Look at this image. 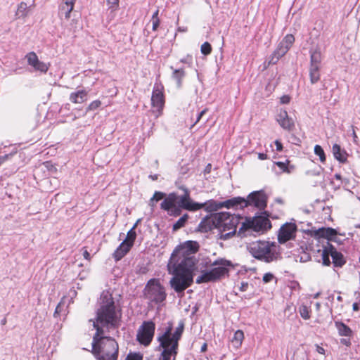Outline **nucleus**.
<instances>
[{
  "instance_id": "ea45409f",
  "label": "nucleus",
  "mask_w": 360,
  "mask_h": 360,
  "mask_svg": "<svg viewBox=\"0 0 360 360\" xmlns=\"http://www.w3.org/2000/svg\"><path fill=\"white\" fill-rule=\"evenodd\" d=\"M276 165H277L280 169L283 172H286V173H290V169H289L288 167V165L290 163V161L289 160H286V162H274Z\"/></svg>"
},
{
  "instance_id": "72a5a7b5",
  "label": "nucleus",
  "mask_w": 360,
  "mask_h": 360,
  "mask_svg": "<svg viewBox=\"0 0 360 360\" xmlns=\"http://www.w3.org/2000/svg\"><path fill=\"white\" fill-rule=\"evenodd\" d=\"M178 354V352L176 351L175 353H173L172 350L166 349L162 351L161 355L162 357V360H176V356Z\"/></svg>"
},
{
  "instance_id": "49530a36",
  "label": "nucleus",
  "mask_w": 360,
  "mask_h": 360,
  "mask_svg": "<svg viewBox=\"0 0 360 360\" xmlns=\"http://www.w3.org/2000/svg\"><path fill=\"white\" fill-rule=\"evenodd\" d=\"M291 100V98L288 95H283L280 98V102L281 104H288Z\"/></svg>"
},
{
  "instance_id": "6e6552de",
  "label": "nucleus",
  "mask_w": 360,
  "mask_h": 360,
  "mask_svg": "<svg viewBox=\"0 0 360 360\" xmlns=\"http://www.w3.org/2000/svg\"><path fill=\"white\" fill-rule=\"evenodd\" d=\"M198 250L199 245L196 241H186L173 251L169 260L171 262L184 263L185 261L187 262V259H191L193 262L195 267L198 260L194 255Z\"/></svg>"
},
{
  "instance_id": "dca6fc26",
  "label": "nucleus",
  "mask_w": 360,
  "mask_h": 360,
  "mask_svg": "<svg viewBox=\"0 0 360 360\" xmlns=\"http://www.w3.org/2000/svg\"><path fill=\"white\" fill-rule=\"evenodd\" d=\"M297 226L295 223L287 222L282 225L278 233V242L280 244L295 238Z\"/></svg>"
},
{
  "instance_id": "09e8293b",
  "label": "nucleus",
  "mask_w": 360,
  "mask_h": 360,
  "mask_svg": "<svg viewBox=\"0 0 360 360\" xmlns=\"http://www.w3.org/2000/svg\"><path fill=\"white\" fill-rule=\"evenodd\" d=\"M152 22H153V31H156L160 25V19H152Z\"/></svg>"
},
{
  "instance_id": "338daca9",
  "label": "nucleus",
  "mask_w": 360,
  "mask_h": 360,
  "mask_svg": "<svg viewBox=\"0 0 360 360\" xmlns=\"http://www.w3.org/2000/svg\"><path fill=\"white\" fill-rule=\"evenodd\" d=\"M335 178H336L337 179H341V176H340V174H335Z\"/></svg>"
},
{
  "instance_id": "c85d7f7f",
  "label": "nucleus",
  "mask_w": 360,
  "mask_h": 360,
  "mask_svg": "<svg viewBox=\"0 0 360 360\" xmlns=\"http://www.w3.org/2000/svg\"><path fill=\"white\" fill-rule=\"evenodd\" d=\"M310 82L312 84L317 83L320 80V67L319 66H309V70Z\"/></svg>"
},
{
  "instance_id": "680f3d73",
  "label": "nucleus",
  "mask_w": 360,
  "mask_h": 360,
  "mask_svg": "<svg viewBox=\"0 0 360 360\" xmlns=\"http://www.w3.org/2000/svg\"><path fill=\"white\" fill-rule=\"evenodd\" d=\"M352 308H353V310L354 311H359V304L356 303V302H354L352 305Z\"/></svg>"
},
{
  "instance_id": "ddd939ff",
  "label": "nucleus",
  "mask_w": 360,
  "mask_h": 360,
  "mask_svg": "<svg viewBox=\"0 0 360 360\" xmlns=\"http://www.w3.org/2000/svg\"><path fill=\"white\" fill-rule=\"evenodd\" d=\"M175 193H169L165 197L160 204V208L169 213L170 215L179 216L181 214V209H184L181 205V198Z\"/></svg>"
},
{
  "instance_id": "a878e982",
  "label": "nucleus",
  "mask_w": 360,
  "mask_h": 360,
  "mask_svg": "<svg viewBox=\"0 0 360 360\" xmlns=\"http://www.w3.org/2000/svg\"><path fill=\"white\" fill-rule=\"evenodd\" d=\"M338 232L335 229L328 227V228H320L315 231V236L319 238H323L328 240H331L333 238L336 236Z\"/></svg>"
},
{
  "instance_id": "37998d69",
  "label": "nucleus",
  "mask_w": 360,
  "mask_h": 360,
  "mask_svg": "<svg viewBox=\"0 0 360 360\" xmlns=\"http://www.w3.org/2000/svg\"><path fill=\"white\" fill-rule=\"evenodd\" d=\"M125 360H143V355L140 353L130 352L127 354Z\"/></svg>"
},
{
  "instance_id": "864d4df0",
  "label": "nucleus",
  "mask_w": 360,
  "mask_h": 360,
  "mask_svg": "<svg viewBox=\"0 0 360 360\" xmlns=\"http://www.w3.org/2000/svg\"><path fill=\"white\" fill-rule=\"evenodd\" d=\"M207 108H205V109H204L203 110H202V111L199 113V115H198V117H197V120H196V122H195V124L198 123V122L200 120V119L202 118V116H203V115L207 112Z\"/></svg>"
},
{
  "instance_id": "69168bd1",
  "label": "nucleus",
  "mask_w": 360,
  "mask_h": 360,
  "mask_svg": "<svg viewBox=\"0 0 360 360\" xmlns=\"http://www.w3.org/2000/svg\"><path fill=\"white\" fill-rule=\"evenodd\" d=\"M337 300L338 301H340V302H342V297L340 295H339V296H338Z\"/></svg>"
},
{
  "instance_id": "603ef678",
  "label": "nucleus",
  "mask_w": 360,
  "mask_h": 360,
  "mask_svg": "<svg viewBox=\"0 0 360 360\" xmlns=\"http://www.w3.org/2000/svg\"><path fill=\"white\" fill-rule=\"evenodd\" d=\"M248 283L247 282H242L241 285L240 286V290L242 292L246 291L248 288Z\"/></svg>"
},
{
  "instance_id": "6ab92c4d",
  "label": "nucleus",
  "mask_w": 360,
  "mask_h": 360,
  "mask_svg": "<svg viewBox=\"0 0 360 360\" xmlns=\"http://www.w3.org/2000/svg\"><path fill=\"white\" fill-rule=\"evenodd\" d=\"M25 58L29 65L32 66L36 71L41 73H46L51 66L49 63H46L39 60L37 55L34 51L28 53Z\"/></svg>"
},
{
  "instance_id": "774afa93",
  "label": "nucleus",
  "mask_w": 360,
  "mask_h": 360,
  "mask_svg": "<svg viewBox=\"0 0 360 360\" xmlns=\"http://www.w3.org/2000/svg\"><path fill=\"white\" fill-rule=\"evenodd\" d=\"M6 319H4L1 321V323H2L3 325H5V324H6Z\"/></svg>"
},
{
  "instance_id": "4468645a",
  "label": "nucleus",
  "mask_w": 360,
  "mask_h": 360,
  "mask_svg": "<svg viewBox=\"0 0 360 360\" xmlns=\"http://www.w3.org/2000/svg\"><path fill=\"white\" fill-rule=\"evenodd\" d=\"M155 324L152 321H143L139 327L136 340L142 345L148 346L154 337Z\"/></svg>"
},
{
  "instance_id": "5fc2aeb1",
  "label": "nucleus",
  "mask_w": 360,
  "mask_h": 360,
  "mask_svg": "<svg viewBox=\"0 0 360 360\" xmlns=\"http://www.w3.org/2000/svg\"><path fill=\"white\" fill-rule=\"evenodd\" d=\"M352 128L353 140H354V143H356L357 142L358 136H357L356 131H355V127L354 126H352Z\"/></svg>"
},
{
  "instance_id": "393cba45",
  "label": "nucleus",
  "mask_w": 360,
  "mask_h": 360,
  "mask_svg": "<svg viewBox=\"0 0 360 360\" xmlns=\"http://www.w3.org/2000/svg\"><path fill=\"white\" fill-rule=\"evenodd\" d=\"M289 51L285 46L279 43L278 47L273 52L270 57L269 64H276L281 58L285 56Z\"/></svg>"
},
{
  "instance_id": "4c0bfd02",
  "label": "nucleus",
  "mask_w": 360,
  "mask_h": 360,
  "mask_svg": "<svg viewBox=\"0 0 360 360\" xmlns=\"http://www.w3.org/2000/svg\"><path fill=\"white\" fill-rule=\"evenodd\" d=\"M17 15L25 17L27 15V5L25 2H21L18 7Z\"/></svg>"
},
{
  "instance_id": "1a4fd4ad",
  "label": "nucleus",
  "mask_w": 360,
  "mask_h": 360,
  "mask_svg": "<svg viewBox=\"0 0 360 360\" xmlns=\"http://www.w3.org/2000/svg\"><path fill=\"white\" fill-rule=\"evenodd\" d=\"M143 292L147 300L156 304H161L167 298L165 288L158 278L150 279L146 285Z\"/></svg>"
},
{
  "instance_id": "9b49d317",
  "label": "nucleus",
  "mask_w": 360,
  "mask_h": 360,
  "mask_svg": "<svg viewBox=\"0 0 360 360\" xmlns=\"http://www.w3.org/2000/svg\"><path fill=\"white\" fill-rule=\"evenodd\" d=\"M271 229V223L267 217L257 216L253 219H247L243 222L238 234L241 236L248 229H252L255 231H266Z\"/></svg>"
},
{
  "instance_id": "c756f323",
  "label": "nucleus",
  "mask_w": 360,
  "mask_h": 360,
  "mask_svg": "<svg viewBox=\"0 0 360 360\" xmlns=\"http://www.w3.org/2000/svg\"><path fill=\"white\" fill-rule=\"evenodd\" d=\"M244 340V333L241 330H238L234 333L233 337L231 339V343L234 348L238 349Z\"/></svg>"
},
{
  "instance_id": "3c124183",
  "label": "nucleus",
  "mask_w": 360,
  "mask_h": 360,
  "mask_svg": "<svg viewBox=\"0 0 360 360\" xmlns=\"http://www.w3.org/2000/svg\"><path fill=\"white\" fill-rule=\"evenodd\" d=\"M275 145H276V150L277 151H282L283 150V144L281 143V142L278 140H276L275 141Z\"/></svg>"
},
{
  "instance_id": "13d9d810",
  "label": "nucleus",
  "mask_w": 360,
  "mask_h": 360,
  "mask_svg": "<svg viewBox=\"0 0 360 360\" xmlns=\"http://www.w3.org/2000/svg\"><path fill=\"white\" fill-rule=\"evenodd\" d=\"M159 9H157L152 15V19H159Z\"/></svg>"
},
{
  "instance_id": "4be33fe9",
  "label": "nucleus",
  "mask_w": 360,
  "mask_h": 360,
  "mask_svg": "<svg viewBox=\"0 0 360 360\" xmlns=\"http://www.w3.org/2000/svg\"><path fill=\"white\" fill-rule=\"evenodd\" d=\"M332 151L334 158L341 163H345L347 161L348 154L345 149H342L338 143L333 146Z\"/></svg>"
},
{
  "instance_id": "a211bd4d",
  "label": "nucleus",
  "mask_w": 360,
  "mask_h": 360,
  "mask_svg": "<svg viewBox=\"0 0 360 360\" xmlns=\"http://www.w3.org/2000/svg\"><path fill=\"white\" fill-rule=\"evenodd\" d=\"M253 205L259 209H264L266 207V198L264 194L259 191H255L248 195L244 202V207Z\"/></svg>"
},
{
  "instance_id": "a18cd8bd",
  "label": "nucleus",
  "mask_w": 360,
  "mask_h": 360,
  "mask_svg": "<svg viewBox=\"0 0 360 360\" xmlns=\"http://www.w3.org/2000/svg\"><path fill=\"white\" fill-rule=\"evenodd\" d=\"M274 278V276L271 273H266L262 278L264 283H267L271 282Z\"/></svg>"
},
{
  "instance_id": "423d86ee",
  "label": "nucleus",
  "mask_w": 360,
  "mask_h": 360,
  "mask_svg": "<svg viewBox=\"0 0 360 360\" xmlns=\"http://www.w3.org/2000/svg\"><path fill=\"white\" fill-rule=\"evenodd\" d=\"M248 250L252 257L266 263L277 260L279 256L275 242L255 241L249 245Z\"/></svg>"
},
{
  "instance_id": "b1692460",
  "label": "nucleus",
  "mask_w": 360,
  "mask_h": 360,
  "mask_svg": "<svg viewBox=\"0 0 360 360\" xmlns=\"http://www.w3.org/2000/svg\"><path fill=\"white\" fill-rule=\"evenodd\" d=\"M131 249V247L122 242L112 253L115 262L121 260Z\"/></svg>"
},
{
  "instance_id": "f3484780",
  "label": "nucleus",
  "mask_w": 360,
  "mask_h": 360,
  "mask_svg": "<svg viewBox=\"0 0 360 360\" xmlns=\"http://www.w3.org/2000/svg\"><path fill=\"white\" fill-rule=\"evenodd\" d=\"M225 216L220 212L214 214L210 217H205L199 224L198 229L202 233H207L214 229H217L219 221Z\"/></svg>"
},
{
  "instance_id": "4d7b16f0",
  "label": "nucleus",
  "mask_w": 360,
  "mask_h": 360,
  "mask_svg": "<svg viewBox=\"0 0 360 360\" xmlns=\"http://www.w3.org/2000/svg\"><path fill=\"white\" fill-rule=\"evenodd\" d=\"M258 158L259 160H267L268 159V156L265 153H259L258 154Z\"/></svg>"
},
{
  "instance_id": "8fccbe9b",
  "label": "nucleus",
  "mask_w": 360,
  "mask_h": 360,
  "mask_svg": "<svg viewBox=\"0 0 360 360\" xmlns=\"http://www.w3.org/2000/svg\"><path fill=\"white\" fill-rule=\"evenodd\" d=\"M83 257L88 261L91 260V255L86 248H83Z\"/></svg>"
},
{
  "instance_id": "f704fd0d",
  "label": "nucleus",
  "mask_w": 360,
  "mask_h": 360,
  "mask_svg": "<svg viewBox=\"0 0 360 360\" xmlns=\"http://www.w3.org/2000/svg\"><path fill=\"white\" fill-rule=\"evenodd\" d=\"M188 218V215L187 214H184L181 217H180L176 222L173 225V229L174 231L184 227L186 224V222Z\"/></svg>"
},
{
  "instance_id": "2f4dec72",
  "label": "nucleus",
  "mask_w": 360,
  "mask_h": 360,
  "mask_svg": "<svg viewBox=\"0 0 360 360\" xmlns=\"http://www.w3.org/2000/svg\"><path fill=\"white\" fill-rule=\"evenodd\" d=\"M185 71L184 69L174 70L172 73V77L176 80L179 86H181L182 79L185 77Z\"/></svg>"
},
{
  "instance_id": "052dcab7",
  "label": "nucleus",
  "mask_w": 360,
  "mask_h": 360,
  "mask_svg": "<svg viewBox=\"0 0 360 360\" xmlns=\"http://www.w3.org/2000/svg\"><path fill=\"white\" fill-rule=\"evenodd\" d=\"M341 343H342V344H344V345H345L347 346H350V345H351L350 341L349 340H347L345 339H342L341 340Z\"/></svg>"
},
{
  "instance_id": "58836bf2",
  "label": "nucleus",
  "mask_w": 360,
  "mask_h": 360,
  "mask_svg": "<svg viewBox=\"0 0 360 360\" xmlns=\"http://www.w3.org/2000/svg\"><path fill=\"white\" fill-rule=\"evenodd\" d=\"M212 48L211 44L205 41L200 46V51L204 56H208L212 53Z\"/></svg>"
},
{
  "instance_id": "6e6d98bb",
  "label": "nucleus",
  "mask_w": 360,
  "mask_h": 360,
  "mask_svg": "<svg viewBox=\"0 0 360 360\" xmlns=\"http://www.w3.org/2000/svg\"><path fill=\"white\" fill-rule=\"evenodd\" d=\"M316 352L321 354H325V349L318 345H316Z\"/></svg>"
},
{
  "instance_id": "e433bc0d",
  "label": "nucleus",
  "mask_w": 360,
  "mask_h": 360,
  "mask_svg": "<svg viewBox=\"0 0 360 360\" xmlns=\"http://www.w3.org/2000/svg\"><path fill=\"white\" fill-rule=\"evenodd\" d=\"M299 312L302 319L308 320L310 319V310L306 305H302L299 309Z\"/></svg>"
},
{
  "instance_id": "2eb2a0df",
  "label": "nucleus",
  "mask_w": 360,
  "mask_h": 360,
  "mask_svg": "<svg viewBox=\"0 0 360 360\" xmlns=\"http://www.w3.org/2000/svg\"><path fill=\"white\" fill-rule=\"evenodd\" d=\"M165 103L163 86H155L151 96V105L153 108V112L157 117L161 116Z\"/></svg>"
},
{
  "instance_id": "7ed1b4c3",
  "label": "nucleus",
  "mask_w": 360,
  "mask_h": 360,
  "mask_svg": "<svg viewBox=\"0 0 360 360\" xmlns=\"http://www.w3.org/2000/svg\"><path fill=\"white\" fill-rule=\"evenodd\" d=\"M245 199L242 197H234L224 202H217L214 200H210L204 203L194 202L190 196L189 191L185 189L184 195L181 198V206L184 210L195 212L198 211L205 206L207 211H217L223 207L230 209L240 206L241 208H244V202Z\"/></svg>"
},
{
  "instance_id": "f257e3e1",
  "label": "nucleus",
  "mask_w": 360,
  "mask_h": 360,
  "mask_svg": "<svg viewBox=\"0 0 360 360\" xmlns=\"http://www.w3.org/2000/svg\"><path fill=\"white\" fill-rule=\"evenodd\" d=\"M121 318L122 310L115 305L112 295L108 291L103 292L100 297L96 320L93 321V326L96 330V333L101 330L102 335H104L103 327L118 328Z\"/></svg>"
},
{
  "instance_id": "0e129e2a",
  "label": "nucleus",
  "mask_w": 360,
  "mask_h": 360,
  "mask_svg": "<svg viewBox=\"0 0 360 360\" xmlns=\"http://www.w3.org/2000/svg\"><path fill=\"white\" fill-rule=\"evenodd\" d=\"M296 286H299V283L295 281L292 282L291 288H295Z\"/></svg>"
},
{
  "instance_id": "c9c22d12",
  "label": "nucleus",
  "mask_w": 360,
  "mask_h": 360,
  "mask_svg": "<svg viewBox=\"0 0 360 360\" xmlns=\"http://www.w3.org/2000/svg\"><path fill=\"white\" fill-rule=\"evenodd\" d=\"M314 153L319 157V160L321 162H325L326 158L323 149L319 145L314 146Z\"/></svg>"
},
{
  "instance_id": "20e7f679",
  "label": "nucleus",
  "mask_w": 360,
  "mask_h": 360,
  "mask_svg": "<svg viewBox=\"0 0 360 360\" xmlns=\"http://www.w3.org/2000/svg\"><path fill=\"white\" fill-rule=\"evenodd\" d=\"M83 349L90 351L96 360H117L119 345L117 341L109 336L102 335V330L95 333L91 342V349L85 347Z\"/></svg>"
},
{
  "instance_id": "5701e85b",
  "label": "nucleus",
  "mask_w": 360,
  "mask_h": 360,
  "mask_svg": "<svg viewBox=\"0 0 360 360\" xmlns=\"http://www.w3.org/2000/svg\"><path fill=\"white\" fill-rule=\"evenodd\" d=\"M88 92L84 90H79L70 94V101L75 104H82L87 100Z\"/></svg>"
},
{
  "instance_id": "412c9836",
  "label": "nucleus",
  "mask_w": 360,
  "mask_h": 360,
  "mask_svg": "<svg viewBox=\"0 0 360 360\" xmlns=\"http://www.w3.org/2000/svg\"><path fill=\"white\" fill-rule=\"evenodd\" d=\"M77 0H62L59 6L60 12L65 15V19L70 18V13L73 11Z\"/></svg>"
},
{
  "instance_id": "79ce46f5",
  "label": "nucleus",
  "mask_w": 360,
  "mask_h": 360,
  "mask_svg": "<svg viewBox=\"0 0 360 360\" xmlns=\"http://www.w3.org/2000/svg\"><path fill=\"white\" fill-rule=\"evenodd\" d=\"M165 193L160 192V191H155L153 194V196L150 200V205L153 207L154 205L153 202L154 200L158 202V201L163 199L165 198Z\"/></svg>"
},
{
  "instance_id": "7c9ffc66",
  "label": "nucleus",
  "mask_w": 360,
  "mask_h": 360,
  "mask_svg": "<svg viewBox=\"0 0 360 360\" xmlns=\"http://www.w3.org/2000/svg\"><path fill=\"white\" fill-rule=\"evenodd\" d=\"M321 61V53L319 50H315L311 53L310 65L319 66Z\"/></svg>"
},
{
  "instance_id": "bf43d9fd",
  "label": "nucleus",
  "mask_w": 360,
  "mask_h": 360,
  "mask_svg": "<svg viewBox=\"0 0 360 360\" xmlns=\"http://www.w3.org/2000/svg\"><path fill=\"white\" fill-rule=\"evenodd\" d=\"M207 349V345L206 342H205L202 347H201V349H200V352H205Z\"/></svg>"
},
{
  "instance_id": "9d476101",
  "label": "nucleus",
  "mask_w": 360,
  "mask_h": 360,
  "mask_svg": "<svg viewBox=\"0 0 360 360\" xmlns=\"http://www.w3.org/2000/svg\"><path fill=\"white\" fill-rule=\"evenodd\" d=\"M220 214H224L225 216L221 217V220L219 221L217 229L220 233V238L228 240L236 235L240 217L226 212H222Z\"/></svg>"
},
{
  "instance_id": "39448f33",
  "label": "nucleus",
  "mask_w": 360,
  "mask_h": 360,
  "mask_svg": "<svg viewBox=\"0 0 360 360\" xmlns=\"http://www.w3.org/2000/svg\"><path fill=\"white\" fill-rule=\"evenodd\" d=\"M211 266H214L212 269L201 271V274L196 278V283L201 284L219 281L229 276L230 269L233 267L232 262L224 258L216 259Z\"/></svg>"
},
{
  "instance_id": "aec40b11",
  "label": "nucleus",
  "mask_w": 360,
  "mask_h": 360,
  "mask_svg": "<svg viewBox=\"0 0 360 360\" xmlns=\"http://www.w3.org/2000/svg\"><path fill=\"white\" fill-rule=\"evenodd\" d=\"M277 121L280 126L288 131H292L295 128L293 120L288 116L286 110H281L278 115Z\"/></svg>"
},
{
  "instance_id": "e2e57ef3",
  "label": "nucleus",
  "mask_w": 360,
  "mask_h": 360,
  "mask_svg": "<svg viewBox=\"0 0 360 360\" xmlns=\"http://www.w3.org/2000/svg\"><path fill=\"white\" fill-rule=\"evenodd\" d=\"M149 177L153 180V181H156L158 178V174H154V175H150Z\"/></svg>"
},
{
  "instance_id": "f03ea898",
  "label": "nucleus",
  "mask_w": 360,
  "mask_h": 360,
  "mask_svg": "<svg viewBox=\"0 0 360 360\" xmlns=\"http://www.w3.org/2000/svg\"><path fill=\"white\" fill-rule=\"evenodd\" d=\"M169 269L172 268V277L169 281L171 288L178 294L184 293L193 283V262L187 259L184 263L169 262Z\"/></svg>"
},
{
  "instance_id": "f8f14e48",
  "label": "nucleus",
  "mask_w": 360,
  "mask_h": 360,
  "mask_svg": "<svg viewBox=\"0 0 360 360\" xmlns=\"http://www.w3.org/2000/svg\"><path fill=\"white\" fill-rule=\"evenodd\" d=\"M330 257L332 258V263L335 267H342L346 263L343 255L338 252L333 245L328 243L323 247L321 252L322 264L324 266L330 265Z\"/></svg>"
},
{
  "instance_id": "bb28decb",
  "label": "nucleus",
  "mask_w": 360,
  "mask_h": 360,
  "mask_svg": "<svg viewBox=\"0 0 360 360\" xmlns=\"http://www.w3.org/2000/svg\"><path fill=\"white\" fill-rule=\"evenodd\" d=\"M335 326L338 329V334L340 336L352 337L353 335V331L352 329L342 321H335Z\"/></svg>"
},
{
  "instance_id": "c03bdc74",
  "label": "nucleus",
  "mask_w": 360,
  "mask_h": 360,
  "mask_svg": "<svg viewBox=\"0 0 360 360\" xmlns=\"http://www.w3.org/2000/svg\"><path fill=\"white\" fill-rule=\"evenodd\" d=\"M107 3L112 10H117L119 7V0H107Z\"/></svg>"
},
{
  "instance_id": "0eeeda50",
  "label": "nucleus",
  "mask_w": 360,
  "mask_h": 360,
  "mask_svg": "<svg viewBox=\"0 0 360 360\" xmlns=\"http://www.w3.org/2000/svg\"><path fill=\"white\" fill-rule=\"evenodd\" d=\"M184 329V323H180L172 333V325L169 324L165 329V332L158 337V341L160 346L164 350H172L173 353L179 349V342L181 338Z\"/></svg>"
},
{
  "instance_id": "473e14b6",
  "label": "nucleus",
  "mask_w": 360,
  "mask_h": 360,
  "mask_svg": "<svg viewBox=\"0 0 360 360\" xmlns=\"http://www.w3.org/2000/svg\"><path fill=\"white\" fill-rule=\"evenodd\" d=\"M295 40V37L291 34H288L284 37L280 43L290 50L293 45Z\"/></svg>"
},
{
  "instance_id": "cd10ccee",
  "label": "nucleus",
  "mask_w": 360,
  "mask_h": 360,
  "mask_svg": "<svg viewBox=\"0 0 360 360\" xmlns=\"http://www.w3.org/2000/svg\"><path fill=\"white\" fill-rule=\"evenodd\" d=\"M139 221H137L133 227L127 232L126 238L122 241L123 243L127 244L130 247H133L135 240L136 238V227Z\"/></svg>"
},
{
  "instance_id": "a19ab883",
  "label": "nucleus",
  "mask_w": 360,
  "mask_h": 360,
  "mask_svg": "<svg viewBox=\"0 0 360 360\" xmlns=\"http://www.w3.org/2000/svg\"><path fill=\"white\" fill-rule=\"evenodd\" d=\"M101 105V101L100 100H95L91 102L86 107V112L94 111Z\"/></svg>"
},
{
  "instance_id": "de8ad7c7",
  "label": "nucleus",
  "mask_w": 360,
  "mask_h": 360,
  "mask_svg": "<svg viewBox=\"0 0 360 360\" xmlns=\"http://www.w3.org/2000/svg\"><path fill=\"white\" fill-rule=\"evenodd\" d=\"M13 153L6 154L5 155L0 157V167L8 159H10L13 156Z\"/></svg>"
}]
</instances>
